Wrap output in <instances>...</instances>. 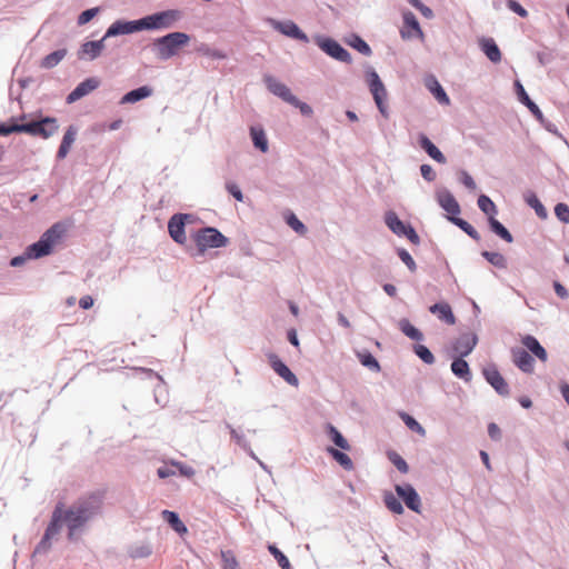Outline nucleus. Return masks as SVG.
<instances>
[{"mask_svg":"<svg viewBox=\"0 0 569 569\" xmlns=\"http://www.w3.org/2000/svg\"><path fill=\"white\" fill-rule=\"evenodd\" d=\"M420 173H421L422 178L428 182L435 181L436 177H437L436 171L428 163H423L420 166Z\"/></svg>","mask_w":569,"mask_h":569,"instance_id":"0e129e2a","label":"nucleus"},{"mask_svg":"<svg viewBox=\"0 0 569 569\" xmlns=\"http://www.w3.org/2000/svg\"><path fill=\"white\" fill-rule=\"evenodd\" d=\"M398 328L406 337H408L411 340H423V333L406 318L399 320Z\"/></svg>","mask_w":569,"mask_h":569,"instance_id":"e433bc0d","label":"nucleus"},{"mask_svg":"<svg viewBox=\"0 0 569 569\" xmlns=\"http://www.w3.org/2000/svg\"><path fill=\"white\" fill-rule=\"evenodd\" d=\"M268 550L277 560L281 569H292L287 556L276 545H269Z\"/></svg>","mask_w":569,"mask_h":569,"instance_id":"603ef678","label":"nucleus"},{"mask_svg":"<svg viewBox=\"0 0 569 569\" xmlns=\"http://www.w3.org/2000/svg\"><path fill=\"white\" fill-rule=\"evenodd\" d=\"M226 189L237 201H243V193L234 182H227Z\"/></svg>","mask_w":569,"mask_h":569,"instance_id":"338daca9","label":"nucleus"},{"mask_svg":"<svg viewBox=\"0 0 569 569\" xmlns=\"http://www.w3.org/2000/svg\"><path fill=\"white\" fill-rule=\"evenodd\" d=\"M99 11H100V9L98 7L83 10L78 16L77 23L79 26H84V24L89 23L99 13Z\"/></svg>","mask_w":569,"mask_h":569,"instance_id":"4d7b16f0","label":"nucleus"},{"mask_svg":"<svg viewBox=\"0 0 569 569\" xmlns=\"http://www.w3.org/2000/svg\"><path fill=\"white\" fill-rule=\"evenodd\" d=\"M512 362L525 373H532L535 370L533 357L523 348L513 347L511 349Z\"/></svg>","mask_w":569,"mask_h":569,"instance_id":"6ab92c4d","label":"nucleus"},{"mask_svg":"<svg viewBox=\"0 0 569 569\" xmlns=\"http://www.w3.org/2000/svg\"><path fill=\"white\" fill-rule=\"evenodd\" d=\"M482 376L499 396L508 397L510 395L509 385L501 376L496 365L485 367L482 369Z\"/></svg>","mask_w":569,"mask_h":569,"instance_id":"9b49d317","label":"nucleus"},{"mask_svg":"<svg viewBox=\"0 0 569 569\" xmlns=\"http://www.w3.org/2000/svg\"><path fill=\"white\" fill-rule=\"evenodd\" d=\"M182 18V12L178 9H168L147 14L140 18L141 31H159L171 29Z\"/></svg>","mask_w":569,"mask_h":569,"instance_id":"423d86ee","label":"nucleus"},{"mask_svg":"<svg viewBox=\"0 0 569 569\" xmlns=\"http://www.w3.org/2000/svg\"><path fill=\"white\" fill-rule=\"evenodd\" d=\"M402 20H403L405 28L409 29V30L402 29L400 31L401 37L403 39H410L413 36L421 38L423 36V32L420 28L419 21H418L417 17L413 14V12H411L410 10L403 11Z\"/></svg>","mask_w":569,"mask_h":569,"instance_id":"412c9836","label":"nucleus"},{"mask_svg":"<svg viewBox=\"0 0 569 569\" xmlns=\"http://www.w3.org/2000/svg\"><path fill=\"white\" fill-rule=\"evenodd\" d=\"M63 522L67 523V515L63 509V503L59 502L52 511L50 522L48 523L44 533L53 538L60 532Z\"/></svg>","mask_w":569,"mask_h":569,"instance_id":"aec40b11","label":"nucleus"},{"mask_svg":"<svg viewBox=\"0 0 569 569\" xmlns=\"http://www.w3.org/2000/svg\"><path fill=\"white\" fill-rule=\"evenodd\" d=\"M407 2L417 9L426 19H432L435 17L432 9L422 3L421 0H407Z\"/></svg>","mask_w":569,"mask_h":569,"instance_id":"13d9d810","label":"nucleus"},{"mask_svg":"<svg viewBox=\"0 0 569 569\" xmlns=\"http://www.w3.org/2000/svg\"><path fill=\"white\" fill-rule=\"evenodd\" d=\"M162 519L179 535H183L188 531L186 525L181 521L179 515L176 511L163 510L161 512Z\"/></svg>","mask_w":569,"mask_h":569,"instance_id":"473e14b6","label":"nucleus"},{"mask_svg":"<svg viewBox=\"0 0 569 569\" xmlns=\"http://www.w3.org/2000/svg\"><path fill=\"white\" fill-rule=\"evenodd\" d=\"M267 22L269 23V26L272 27V29H274L276 31L280 32L281 34H283L288 38L301 41L303 43L309 42V37L307 36V33L303 32L299 28V26L296 22H293L292 20L280 21V20H276L273 18H268Z\"/></svg>","mask_w":569,"mask_h":569,"instance_id":"9d476101","label":"nucleus"},{"mask_svg":"<svg viewBox=\"0 0 569 569\" xmlns=\"http://www.w3.org/2000/svg\"><path fill=\"white\" fill-rule=\"evenodd\" d=\"M250 137L256 149L261 152L268 151V139L264 130L261 127H251Z\"/></svg>","mask_w":569,"mask_h":569,"instance_id":"c9c22d12","label":"nucleus"},{"mask_svg":"<svg viewBox=\"0 0 569 569\" xmlns=\"http://www.w3.org/2000/svg\"><path fill=\"white\" fill-rule=\"evenodd\" d=\"M418 146L435 161L438 163L445 164L447 162L446 156L441 152V150L426 136L425 133H419L417 138Z\"/></svg>","mask_w":569,"mask_h":569,"instance_id":"4be33fe9","label":"nucleus"},{"mask_svg":"<svg viewBox=\"0 0 569 569\" xmlns=\"http://www.w3.org/2000/svg\"><path fill=\"white\" fill-rule=\"evenodd\" d=\"M102 503L103 495L96 491L78 498L68 509H64L69 540H74L81 528L101 513Z\"/></svg>","mask_w":569,"mask_h":569,"instance_id":"f257e3e1","label":"nucleus"},{"mask_svg":"<svg viewBox=\"0 0 569 569\" xmlns=\"http://www.w3.org/2000/svg\"><path fill=\"white\" fill-rule=\"evenodd\" d=\"M327 452L332 457V459L339 463L345 470L350 471L353 469V462L351 458L345 453L342 450H339L333 447H328Z\"/></svg>","mask_w":569,"mask_h":569,"instance_id":"4c0bfd02","label":"nucleus"},{"mask_svg":"<svg viewBox=\"0 0 569 569\" xmlns=\"http://www.w3.org/2000/svg\"><path fill=\"white\" fill-rule=\"evenodd\" d=\"M402 237H406L412 244L420 243V237L410 223L407 226V229L405 230V233H402Z\"/></svg>","mask_w":569,"mask_h":569,"instance_id":"774afa93","label":"nucleus"},{"mask_svg":"<svg viewBox=\"0 0 569 569\" xmlns=\"http://www.w3.org/2000/svg\"><path fill=\"white\" fill-rule=\"evenodd\" d=\"M106 39L107 38L103 36L100 40L87 41L82 43L78 52L79 59H83L84 56H88L89 60L97 59L104 48Z\"/></svg>","mask_w":569,"mask_h":569,"instance_id":"a878e982","label":"nucleus"},{"mask_svg":"<svg viewBox=\"0 0 569 569\" xmlns=\"http://www.w3.org/2000/svg\"><path fill=\"white\" fill-rule=\"evenodd\" d=\"M194 217L191 213H174L168 221V232L171 239L178 244L187 242L186 224L193 222Z\"/></svg>","mask_w":569,"mask_h":569,"instance_id":"1a4fd4ad","label":"nucleus"},{"mask_svg":"<svg viewBox=\"0 0 569 569\" xmlns=\"http://www.w3.org/2000/svg\"><path fill=\"white\" fill-rule=\"evenodd\" d=\"M399 417L403 421V423L407 426L408 429H410L411 431H415L421 436H425V433H426L425 428L420 425V422L415 417H412L411 415H409L405 411H400Z\"/></svg>","mask_w":569,"mask_h":569,"instance_id":"09e8293b","label":"nucleus"},{"mask_svg":"<svg viewBox=\"0 0 569 569\" xmlns=\"http://www.w3.org/2000/svg\"><path fill=\"white\" fill-rule=\"evenodd\" d=\"M388 459L401 473H407L409 471L407 461L396 451H389Z\"/></svg>","mask_w":569,"mask_h":569,"instance_id":"864d4df0","label":"nucleus"},{"mask_svg":"<svg viewBox=\"0 0 569 569\" xmlns=\"http://www.w3.org/2000/svg\"><path fill=\"white\" fill-rule=\"evenodd\" d=\"M385 223L386 226L398 237H402V233H405V230L407 229V226L409 223L403 222L398 214L390 210L385 213Z\"/></svg>","mask_w":569,"mask_h":569,"instance_id":"c756f323","label":"nucleus"},{"mask_svg":"<svg viewBox=\"0 0 569 569\" xmlns=\"http://www.w3.org/2000/svg\"><path fill=\"white\" fill-rule=\"evenodd\" d=\"M315 43L329 57L345 63H351V54L345 49L337 40L325 37L317 36L315 38Z\"/></svg>","mask_w":569,"mask_h":569,"instance_id":"6e6552de","label":"nucleus"},{"mask_svg":"<svg viewBox=\"0 0 569 569\" xmlns=\"http://www.w3.org/2000/svg\"><path fill=\"white\" fill-rule=\"evenodd\" d=\"M67 232L66 223L59 221L47 229L38 241L29 244L27 256L31 259H40L52 253L53 247L64 237Z\"/></svg>","mask_w":569,"mask_h":569,"instance_id":"7ed1b4c3","label":"nucleus"},{"mask_svg":"<svg viewBox=\"0 0 569 569\" xmlns=\"http://www.w3.org/2000/svg\"><path fill=\"white\" fill-rule=\"evenodd\" d=\"M226 428L229 429L231 438L236 441V443L241 447L246 452H248L251 457H254L253 451L244 436L239 433L229 422L224 423Z\"/></svg>","mask_w":569,"mask_h":569,"instance_id":"49530a36","label":"nucleus"},{"mask_svg":"<svg viewBox=\"0 0 569 569\" xmlns=\"http://www.w3.org/2000/svg\"><path fill=\"white\" fill-rule=\"evenodd\" d=\"M478 44L483 54L492 63H499L501 61V51L493 38L482 37L478 40Z\"/></svg>","mask_w":569,"mask_h":569,"instance_id":"b1692460","label":"nucleus"},{"mask_svg":"<svg viewBox=\"0 0 569 569\" xmlns=\"http://www.w3.org/2000/svg\"><path fill=\"white\" fill-rule=\"evenodd\" d=\"M478 207L485 214L488 216V219L490 217H496L498 213L496 203L487 194H480L478 197Z\"/></svg>","mask_w":569,"mask_h":569,"instance_id":"a18cd8bd","label":"nucleus"},{"mask_svg":"<svg viewBox=\"0 0 569 569\" xmlns=\"http://www.w3.org/2000/svg\"><path fill=\"white\" fill-rule=\"evenodd\" d=\"M189 41V34L181 31H174L154 39L151 46L156 56L160 60L166 61L178 54L179 50L188 44Z\"/></svg>","mask_w":569,"mask_h":569,"instance_id":"20e7f679","label":"nucleus"},{"mask_svg":"<svg viewBox=\"0 0 569 569\" xmlns=\"http://www.w3.org/2000/svg\"><path fill=\"white\" fill-rule=\"evenodd\" d=\"M286 223L298 234L303 236L308 229L302 221L293 212H288L284 216Z\"/></svg>","mask_w":569,"mask_h":569,"instance_id":"8fccbe9b","label":"nucleus"},{"mask_svg":"<svg viewBox=\"0 0 569 569\" xmlns=\"http://www.w3.org/2000/svg\"><path fill=\"white\" fill-rule=\"evenodd\" d=\"M555 214L557 219L563 223H569V206L559 202L555 206Z\"/></svg>","mask_w":569,"mask_h":569,"instance_id":"052dcab7","label":"nucleus"},{"mask_svg":"<svg viewBox=\"0 0 569 569\" xmlns=\"http://www.w3.org/2000/svg\"><path fill=\"white\" fill-rule=\"evenodd\" d=\"M77 134H78V128L76 126H73V124H70L67 128V130H66V132H64V134L62 137L61 143H60V146L58 148V151H57V154H56V158L58 160H62V159H64L68 156V153H69V151L71 149V146L76 141Z\"/></svg>","mask_w":569,"mask_h":569,"instance_id":"bb28decb","label":"nucleus"},{"mask_svg":"<svg viewBox=\"0 0 569 569\" xmlns=\"http://www.w3.org/2000/svg\"><path fill=\"white\" fill-rule=\"evenodd\" d=\"M413 352L426 365H432L436 361L433 353L425 345H420V343L415 345Z\"/></svg>","mask_w":569,"mask_h":569,"instance_id":"3c124183","label":"nucleus"},{"mask_svg":"<svg viewBox=\"0 0 569 569\" xmlns=\"http://www.w3.org/2000/svg\"><path fill=\"white\" fill-rule=\"evenodd\" d=\"M395 490L407 508L417 513L421 512V499L412 485H396Z\"/></svg>","mask_w":569,"mask_h":569,"instance_id":"f8f14e48","label":"nucleus"},{"mask_svg":"<svg viewBox=\"0 0 569 569\" xmlns=\"http://www.w3.org/2000/svg\"><path fill=\"white\" fill-rule=\"evenodd\" d=\"M222 569H240L231 550L221 551Z\"/></svg>","mask_w":569,"mask_h":569,"instance_id":"5fc2aeb1","label":"nucleus"},{"mask_svg":"<svg viewBox=\"0 0 569 569\" xmlns=\"http://www.w3.org/2000/svg\"><path fill=\"white\" fill-rule=\"evenodd\" d=\"M268 361L273 371L281 377L288 385L297 387L299 380L290 368L274 353L268 355Z\"/></svg>","mask_w":569,"mask_h":569,"instance_id":"2eb2a0df","label":"nucleus"},{"mask_svg":"<svg viewBox=\"0 0 569 569\" xmlns=\"http://www.w3.org/2000/svg\"><path fill=\"white\" fill-rule=\"evenodd\" d=\"M426 86L439 103L449 104L450 99L448 94L435 77L427 79Z\"/></svg>","mask_w":569,"mask_h":569,"instance_id":"2f4dec72","label":"nucleus"},{"mask_svg":"<svg viewBox=\"0 0 569 569\" xmlns=\"http://www.w3.org/2000/svg\"><path fill=\"white\" fill-rule=\"evenodd\" d=\"M397 254L411 272H415L417 270V264L411 254L408 252V250H406L405 248H398Z\"/></svg>","mask_w":569,"mask_h":569,"instance_id":"6e6d98bb","label":"nucleus"},{"mask_svg":"<svg viewBox=\"0 0 569 569\" xmlns=\"http://www.w3.org/2000/svg\"><path fill=\"white\" fill-rule=\"evenodd\" d=\"M263 82L267 89L276 97L280 98L284 102L289 103L290 100H295V94L290 89L277 78L271 74L263 76Z\"/></svg>","mask_w":569,"mask_h":569,"instance_id":"f3484780","label":"nucleus"},{"mask_svg":"<svg viewBox=\"0 0 569 569\" xmlns=\"http://www.w3.org/2000/svg\"><path fill=\"white\" fill-rule=\"evenodd\" d=\"M488 226L490 231L500 239L508 243L513 242V237L510 231L498 219H496V217H490L488 219Z\"/></svg>","mask_w":569,"mask_h":569,"instance_id":"72a5a7b5","label":"nucleus"},{"mask_svg":"<svg viewBox=\"0 0 569 569\" xmlns=\"http://www.w3.org/2000/svg\"><path fill=\"white\" fill-rule=\"evenodd\" d=\"M478 343V336L471 332L461 333L452 343V350L456 357L465 358L469 356Z\"/></svg>","mask_w":569,"mask_h":569,"instance_id":"4468645a","label":"nucleus"},{"mask_svg":"<svg viewBox=\"0 0 569 569\" xmlns=\"http://www.w3.org/2000/svg\"><path fill=\"white\" fill-rule=\"evenodd\" d=\"M141 31L140 19L123 20L119 19L112 22L104 33V38L118 37L123 34H132Z\"/></svg>","mask_w":569,"mask_h":569,"instance_id":"ddd939ff","label":"nucleus"},{"mask_svg":"<svg viewBox=\"0 0 569 569\" xmlns=\"http://www.w3.org/2000/svg\"><path fill=\"white\" fill-rule=\"evenodd\" d=\"M513 86H515V92L517 94L519 102H521L523 106H526L529 109V111L532 113V116L536 118V120L539 123H545L543 113L541 112V110L537 106V103L530 99V97L527 93L522 83L519 80H516Z\"/></svg>","mask_w":569,"mask_h":569,"instance_id":"dca6fc26","label":"nucleus"},{"mask_svg":"<svg viewBox=\"0 0 569 569\" xmlns=\"http://www.w3.org/2000/svg\"><path fill=\"white\" fill-rule=\"evenodd\" d=\"M450 222H452L455 226H457L459 229H461L463 232H466L471 239L479 241L480 234L475 229L473 226H471L468 221H466L462 218L459 217H449L448 218Z\"/></svg>","mask_w":569,"mask_h":569,"instance_id":"37998d69","label":"nucleus"},{"mask_svg":"<svg viewBox=\"0 0 569 569\" xmlns=\"http://www.w3.org/2000/svg\"><path fill=\"white\" fill-rule=\"evenodd\" d=\"M437 200L439 206L447 211L450 217H457L460 213V206L453 194L447 190H440L437 192Z\"/></svg>","mask_w":569,"mask_h":569,"instance_id":"5701e85b","label":"nucleus"},{"mask_svg":"<svg viewBox=\"0 0 569 569\" xmlns=\"http://www.w3.org/2000/svg\"><path fill=\"white\" fill-rule=\"evenodd\" d=\"M151 94H152V89L149 86H141V87L130 90L126 94H123L120 100V104L136 103L138 101H141V100L150 97Z\"/></svg>","mask_w":569,"mask_h":569,"instance_id":"c85d7f7f","label":"nucleus"},{"mask_svg":"<svg viewBox=\"0 0 569 569\" xmlns=\"http://www.w3.org/2000/svg\"><path fill=\"white\" fill-rule=\"evenodd\" d=\"M357 358L359 362L373 372H379L381 370L379 361L376 357L368 350H362L357 352Z\"/></svg>","mask_w":569,"mask_h":569,"instance_id":"ea45409f","label":"nucleus"},{"mask_svg":"<svg viewBox=\"0 0 569 569\" xmlns=\"http://www.w3.org/2000/svg\"><path fill=\"white\" fill-rule=\"evenodd\" d=\"M326 433L330 440L341 450H350V445L343 435L331 423L326 425Z\"/></svg>","mask_w":569,"mask_h":569,"instance_id":"f704fd0d","label":"nucleus"},{"mask_svg":"<svg viewBox=\"0 0 569 569\" xmlns=\"http://www.w3.org/2000/svg\"><path fill=\"white\" fill-rule=\"evenodd\" d=\"M429 311L448 325H453L456 321L451 307L446 302L433 303L430 306Z\"/></svg>","mask_w":569,"mask_h":569,"instance_id":"7c9ffc66","label":"nucleus"},{"mask_svg":"<svg viewBox=\"0 0 569 569\" xmlns=\"http://www.w3.org/2000/svg\"><path fill=\"white\" fill-rule=\"evenodd\" d=\"M525 201L526 203L532 208L536 212V214L540 218V219H546L548 217V211L547 209L545 208V206L542 204V202L539 200V198L537 197L536 193L533 192H529L528 194H526L525 197Z\"/></svg>","mask_w":569,"mask_h":569,"instance_id":"a19ab883","label":"nucleus"},{"mask_svg":"<svg viewBox=\"0 0 569 569\" xmlns=\"http://www.w3.org/2000/svg\"><path fill=\"white\" fill-rule=\"evenodd\" d=\"M27 114L11 117L8 122H0V136L7 137L11 133H27L32 137L49 139L58 132L59 123L57 118L40 116L36 120L19 123L18 120H26Z\"/></svg>","mask_w":569,"mask_h":569,"instance_id":"f03ea898","label":"nucleus"},{"mask_svg":"<svg viewBox=\"0 0 569 569\" xmlns=\"http://www.w3.org/2000/svg\"><path fill=\"white\" fill-rule=\"evenodd\" d=\"M51 537L43 533L41 540L38 542L33 550V556L36 555H46L51 549Z\"/></svg>","mask_w":569,"mask_h":569,"instance_id":"bf43d9fd","label":"nucleus"},{"mask_svg":"<svg viewBox=\"0 0 569 569\" xmlns=\"http://www.w3.org/2000/svg\"><path fill=\"white\" fill-rule=\"evenodd\" d=\"M521 343L526 347V350L532 357H537L539 360L543 362L547 361L548 353L536 337L531 335H526L525 337L521 338Z\"/></svg>","mask_w":569,"mask_h":569,"instance_id":"393cba45","label":"nucleus"},{"mask_svg":"<svg viewBox=\"0 0 569 569\" xmlns=\"http://www.w3.org/2000/svg\"><path fill=\"white\" fill-rule=\"evenodd\" d=\"M67 49H58L42 58L40 67L43 69H52L58 66L67 56Z\"/></svg>","mask_w":569,"mask_h":569,"instance_id":"58836bf2","label":"nucleus"},{"mask_svg":"<svg viewBox=\"0 0 569 569\" xmlns=\"http://www.w3.org/2000/svg\"><path fill=\"white\" fill-rule=\"evenodd\" d=\"M347 42L363 56L369 57L372 53L370 46L357 33H351Z\"/></svg>","mask_w":569,"mask_h":569,"instance_id":"79ce46f5","label":"nucleus"},{"mask_svg":"<svg viewBox=\"0 0 569 569\" xmlns=\"http://www.w3.org/2000/svg\"><path fill=\"white\" fill-rule=\"evenodd\" d=\"M385 506L396 515H402L405 512L403 506L399 497H396L391 491L383 493Z\"/></svg>","mask_w":569,"mask_h":569,"instance_id":"c03bdc74","label":"nucleus"},{"mask_svg":"<svg viewBox=\"0 0 569 569\" xmlns=\"http://www.w3.org/2000/svg\"><path fill=\"white\" fill-rule=\"evenodd\" d=\"M481 256L496 268L506 269L508 266L506 257L500 252L483 250Z\"/></svg>","mask_w":569,"mask_h":569,"instance_id":"de8ad7c7","label":"nucleus"},{"mask_svg":"<svg viewBox=\"0 0 569 569\" xmlns=\"http://www.w3.org/2000/svg\"><path fill=\"white\" fill-rule=\"evenodd\" d=\"M451 372L465 382H469L472 379V373L469 363L461 357H453L450 365Z\"/></svg>","mask_w":569,"mask_h":569,"instance_id":"cd10ccee","label":"nucleus"},{"mask_svg":"<svg viewBox=\"0 0 569 569\" xmlns=\"http://www.w3.org/2000/svg\"><path fill=\"white\" fill-rule=\"evenodd\" d=\"M100 84V81L97 78H87L81 81L77 87L67 96L66 102L71 104L81 98L88 96L90 92L96 90Z\"/></svg>","mask_w":569,"mask_h":569,"instance_id":"a211bd4d","label":"nucleus"},{"mask_svg":"<svg viewBox=\"0 0 569 569\" xmlns=\"http://www.w3.org/2000/svg\"><path fill=\"white\" fill-rule=\"evenodd\" d=\"M459 181L471 191L477 189L473 178L466 170L460 171Z\"/></svg>","mask_w":569,"mask_h":569,"instance_id":"e2e57ef3","label":"nucleus"},{"mask_svg":"<svg viewBox=\"0 0 569 569\" xmlns=\"http://www.w3.org/2000/svg\"><path fill=\"white\" fill-rule=\"evenodd\" d=\"M367 82L370 89V92L373 97V100L377 104V108L379 112L383 117H388L387 106L385 104V99L387 97V90L377 73V71L373 68H369L367 70Z\"/></svg>","mask_w":569,"mask_h":569,"instance_id":"0eeeda50","label":"nucleus"},{"mask_svg":"<svg viewBox=\"0 0 569 569\" xmlns=\"http://www.w3.org/2000/svg\"><path fill=\"white\" fill-rule=\"evenodd\" d=\"M507 7L521 18L528 16V11L517 0H507Z\"/></svg>","mask_w":569,"mask_h":569,"instance_id":"69168bd1","label":"nucleus"},{"mask_svg":"<svg viewBox=\"0 0 569 569\" xmlns=\"http://www.w3.org/2000/svg\"><path fill=\"white\" fill-rule=\"evenodd\" d=\"M197 252L191 256H203L208 249L226 247L229 239L214 227H203L191 234Z\"/></svg>","mask_w":569,"mask_h":569,"instance_id":"39448f33","label":"nucleus"},{"mask_svg":"<svg viewBox=\"0 0 569 569\" xmlns=\"http://www.w3.org/2000/svg\"><path fill=\"white\" fill-rule=\"evenodd\" d=\"M289 104L299 109L301 114L305 117H311L313 113L312 108L308 103L300 101L296 96H295V100L289 101Z\"/></svg>","mask_w":569,"mask_h":569,"instance_id":"680f3d73","label":"nucleus"}]
</instances>
